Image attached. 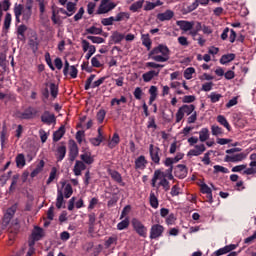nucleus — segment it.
I'll return each instance as SVG.
<instances>
[{"instance_id":"1","label":"nucleus","mask_w":256,"mask_h":256,"mask_svg":"<svg viewBox=\"0 0 256 256\" xmlns=\"http://www.w3.org/2000/svg\"><path fill=\"white\" fill-rule=\"evenodd\" d=\"M14 15L16 19V23H21L22 21H29L33 15V0H26V4H18L14 5Z\"/></svg>"},{"instance_id":"2","label":"nucleus","mask_w":256,"mask_h":256,"mask_svg":"<svg viewBox=\"0 0 256 256\" xmlns=\"http://www.w3.org/2000/svg\"><path fill=\"white\" fill-rule=\"evenodd\" d=\"M169 54L170 51L167 46L159 45L150 51L149 57L157 63H166V61H169Z\"/></svg>"},{"instance_id":"3","label":"nucleus","mask_w":256,"mask_h":256,"mask_svg":"<svg viewBox=\"0 0 256 256\" xmlns=\"http://www.w3.org/2000/svg\"><path fill=\"white\" fill-rule=\"evenodd\" d=\"M157 181H160L158 187H163L164 191H169V189H171L169 181L165 178V173L161 172V170H156L154 172L151 182L152 187H157Z\"/></svg>"},{"instance_id":"4","label":"nucleus","mask_w":256,"mask_h":256,"mask_svg":"<svg viewBox=\"0 0 256 256\" xmlns=\"http://www.w3.org/2000/svg\"><path fill=\"white\" fill-rule=\"evenodd\" d=\"M115 7H117V4L115 2H112L111 0H101L96 13L97 15H105L113 11Z\"/></svg>"},{"instance_id":"5","label":"nucleus","mask_w":256,"mask_h":256,"mask_svg":"<svg viewBox=\"0 0 256 256\" xmlns=\"http://www.w3.org/2000/svg\"><path fill=\"white\" fill-rule=\"evenodd\" d=\"M105 79H107V77H101L97 81H95V74H91L90 77H88L85 82V86H84L85 91H89V89L91 88L95 89L97 87H100V85H103V83H105Z\"/></svg>"},{"instance_id":"6","label":"nucleus","mask_w":256,"mask_h":256,"mask_svg":"<svg viewBox=\"0 0 256 256\" xmlns=\"http://www.w3.org/2000/svg\"><path fill=\"white\" fill-rule=\"evenodd\" d=\"M132 227L134 231L140 236V237H147V227H145L144 224L141 223V221L137 218H133L132 221Z\"/></svg>"},{"instance_id":"7","label":"nucleus","mask_w":256,"mask_h":256,"mask_svg":"<svg viewBox=\"0 0 256 256\" xmlns=\"http://www.w3.org/2000/svg\"><path fill=\"white\" fill-rule=\"evenodd\" d=\"M149 153L153 163H155V165H159V163H161V148L150 144Z\"/></svg>"},{"instance_id":"8","label":"nucleus","mask_w":256,"mask_h":256,"mask_svg":"<svg viewBox=\"0 0 256 256\" xmlns=\"http://www.w3.org/2000/svg\"><path fill=\"white\" fill-rule=\"evenodd\" d=\"M68 159L71 163L79 157V146H77V143L75 140H70L69 141V154H68Z\"/></svg>"},{"instance_id":"9","label":"nucleus","mask_w":256,"mask_h":256,"mask_svg":"<svg viewBox=\"0 0 256 256\" xmlns=\"http://www.w3.org/2000/svg\"><path fill=\"white\" fill-rule=\"evenodd\" d=\"M165 232V227L161 224H154L150 229V239H159Z\"/></svg>"},{"instance_id":"10","label":"nucleus","mask_w":256,"mask_h":256,"mask_svg":"<svg viewBox=\"0 0 256 256\" xmlns=\"http://www.w3.org/2000/svg\"><path fill=\"white\" fill-rule=\"evenodd\" d=\"M81 43L84 53H87L86 59L89 60L90 57H93V55H95V51H97V49L95 48V45H91L87 40H82Z\"/></svg>"},{"instance_id":"11","label":"nucleus","mask_w":256,"mask_h":256,"mask_svg":"<svg viewBox=\"0 0 256 256\" xmlns=\"http://www.w3.org/2000/svg\"><path fill=\"white\" fill-rule=\"evenodd\" d=\"M188 172L189 170L187 169V166L183 164H179L174 168V175L178 179H185V177H187Z\"/></svg>"},{"instance_id":"12","label":"nucleus","mask_w":256,"mask_h":256,"mask_svg":"<svg viewBox=\"0 0 256 256\" xmlns=\"http://www.w3.org/2000/svg\"><path fill=\"white\" fill-rule=\"evenodd\" d=\"M15 213H17V205L14 204L10 208H8L4 214L3 221L6 225H9L11 223V219L15 217Z\"/></svg>"},{"instance_id":"13","label":"nucleus","mask_w":256,"mask_h":256,"mask_svg":"<svg viewBox=\"0 0 256 256\" xmlns=\"http://www.w3.org/2000/svg\"><path fill=\"white\" fill-rule=\"evenodd\" d=\"M247 158V154L245 153H239V154H233V155H226L224 160L226 163H238L239 161H243V159Z\"/></svg>"},{"instance_id":"14","label":"nucleus","mask_w":256,"mask_h":256,"mask_svg":"<svg viewBox=\"0 0 256 256\" xmlns=\"http://www.w3.org/2000/svg\"><path fill=\"white\" fill-rule=\"evenodd\" d=\"M207 148H205V144L195 145L194 149H191L188 152V157H199V155H203Z\"/></svg>"},{"instance_id":"15","label":"nucleus","mask_w":256,"mask_h":256,"mask_svg":"<svg viewBox=\"0 0 256 256\" xmlns=\"http://www.w3.org/2000/svg\"><path fill=\"white\" fill-rule=\"evenodd\" d=\"M108 175H110L111 179L116 183H119L122 187H125V183L123 182V176L116 170L108 169Z\"/></svg>"},{"instance_id":"16","label":"nucleus","mask_w":256,"mask_h":256,"mask_svg":"<svg viewBox=\"0 0 256 256\" xmlns=\"http://www.w3.org/2000/svg\"><path fill=\"white\" fill-rule=\"evenodd\" d=\"M175 17V12H173V10H166L163 13H158L156 16V19L158 21H171L172 18Z\"/></svg>"},{"instance_id":"17","label":"nucleus","mask_w":256,"mask_h":256,"mask_svg":"<svg viewBox=\"0 0 256 256\" xmlns=\"http://www.w3.org/2000/svg\"><path fill=\"white\" fill-rule=\"evenodd\" d=\"M159 73H161V70H150L142 75V79L144 83H149L150 81H153L155 77H159Z\"/></svg>"},{"instance_id":"18","label":"nucleus","mask_w":256,"mask_h":256,"mask_svg":"<svg viewBox=\"0 0 256 256\" xmlns=\"http://www.w3.org/2000/svg\"><path fill=\"white\" fill-rule=\"evenodd\" d=\"M31 237L32 239H34V241H41V239L45 237V230H43V228L39 226H35L32 231Z\"/></svg>"},{"instance_id":"19","label":"nucleus","mask_w":256,"mask_h":256,"mask_svg":"<svg viewBox=\"0 0 256 256\" xmlns=\"http://www.w3.org/2000/svg\"><path fill=\"white\" fill-rule=\"evenodd\" d=\"M176 25L180 27L182 31H191L193 27L195 26V22L185 21V20H179L176 22Z\"/></svg>"},{"instance_id":"20","label":"nucleus","mask_w":256,"mask_h":256,"mask_svg":"<svg viewBox=\"0 0 256 256\" xmlns=\"http://www.w3.org/2000/svg\"><path fill=\"white\" fill-rule=\"evenodd\" d=\"M235 249H237V246L235 244H230L215 251L214 256L227 255V253H231V251H235Z\"/></svg>"},{"instance_id":"21","label":"nucleus","mask_w":256,"mask_h":256,"mask_svg":"<svg viewBox=\"0 0 256 256\" xmlns=\"http://www.w3.org/2000/svg\"><path fill=\"white\" fill-rule=\"evenodd\" d=\"M41 121L46 125H51L56 121L55 114H52L49 111H45L41 116Z\"/></svg>"},{"instance_id":"22","label":"nucleus","mask_w":256,"mask_h":256,"mask_svg":"<svg viewBox=\"0 0 256 256\" xmlns=\"http://www.w3.org/2000/svg\"><path fill=\"white\" fill-rule=\"evenodd\" d=\"M85 169H87L85 162L77 160L73 168L74 175H76V177H79V175H81V172L85 171Z\"/></svg>"},{"instance_id":"23","label":"nucleus","mask_w":256,"mask_h":256,"mask_svg":"<svg viewBox=\"0 0 256 256\" xmlns=\"http://www.w3.org/2000/svg\"><path fill=\"white\" fill-rule=\"evenodd\" d=\"M147 167V159L145 156L141 155L135 160V169H140L143 171Z\"/></svg>"},{"instance_id":"24","label":"nucleus","mask_w":256,"mask_h":256,"mask_svg":"<svg viewBox=\"0 0 256 256\" xmlns=\"http://www.w3.org/2000/svg\"><path fill=\"white\" fill-rule=\"evenodd\" d=\"M16 33L18 41H25V33H27V26L25 24H21L20 26H18Z\"/></svg>"},{"instance_id":"25","label":"nucleus","mask_w":256,"mask_h":256,"mask_svg":"<svg viewBox=\"0 0 256 256\" xmlns=\"http://www.w3.org/2000/svg\"><path fill=\"white\" fill-rule=\"evenodd\" d=\"M163 2L161 0H156L155 2L146 1L144 5V11H153L155 7H161Z\"/></svg>"},{"instance_id":"26","label":"nucleus","mask_w":256,"mask_h":256,"mask_svg":"<svg viewBox=\"0 0 256 256\" xmlns=\"http://www.w3.org/2000/svg\"><path fill=\"white\" fill-rule=\"evenodd\" d=\"M80 159L83 163H86V165H92V163L95 161L91 155V152H83L80 155Z\"/></svg>"},{"instance_id":"27","label":"nucleus","mask_w":256,"mask_h":256,"mask_svg":"<svg viewBox=\"0 0 256 256\" xmlns=\"http://www.w3.org/2000/svg\"><path fill=\"white\" fill-rule=\"evenodd\" d=\"M59 8H55V6H52V22L54 25H61V17H59Z\"/></svg>"},{"instance_id":"28","label":"nucleus","mask_w":256,"mask_h":256,"mask_svg":"<svg viewBox=\"0 0 256 256\" xmlns=\"http://www.w3.org/2000/svg\"><path fill=\"white\" fill-rule=\"evenodd\" d=\"M65 155H67V147H58L57 152L55 154L57 161H63V159H65Z\"/></svg>"},{"instance_id":"29","label":"nucleus","mask_w":256,"mask_h":256,"mask_svg":"<svg viewBox=\"0 0 256 256\" xmlns=\"http://www.w3.org/2000/svg\"><path fill=\"white\" fill-rule=\"evenodd\" d=\"M111 39H112L113 43H115V44L121 43V41H123V39H125V34L119 32V31H114L111 35Z\"/></svg>"},{"instance_id":"30","label":"nucleus","mask_w":256,"mask_h":256,"mask_svg":"<svg viewBox=\"0 0 256 256\" xmlns=\"http://www.w3.org/2000/svg\"><path fill=\"white\" fill-rule=\"evenodd\" d=\"M63 135H65V126H61L57 131L54 132L53 141L55 143H57V141H61Z\"/></svg>"},{"instance_id":"31","label":"nucleus","mask_w":256,"mask_h":256,"mask_svg":"<svg viewBox=\"0 0 256 256\" xmlns=\"http://www.w3.org/2000/svg\"><path fill=\"white\" fill-rule=\"evenodd\" d=\"M90 143H92L94 147H99V145L103 143V133L101 132V128L98 129V137L91 138Z\"/></svg>"},{"instance_id":"32","label":"nucleus","mask_w":256,"mask_h":256,"mask_svg":"<svg viewBox=\"0 0 256 256\" xmlns=\"http://www.w3.org/2000/svg\"><path fill=\"white\" fill-rule=\"evenodd\" d=\"M200 189H201V193H204V194L207 195V197H208L210 203H213V194H212V192H211L210 187H209L207 184H202V185L200 186Z\"/></svg>"},{"instance_id":"33","label":"nucleus","mask_w":256,"mask_h":256,"mask_svg":"<svg viewBox=\"0 0 256 256\" xmlns=\"http://www.w3.org/2000/svg\"><path fill=\"white\" fill-rule=\"evenodd\" d=\"M67 9V17H72V15H75V12L77 11V3L74 2H68L66 4Z\"/></svg>"},{"instance_id":"34","label":"nucleus","mask_w":256,"mask_h":256,"mask_svg":"<svg viewBox=\"0 0 256 256\" xmlns=\"http://www.w3.org/2000/svg\"><path fill=\"white\" fill-rule=\"evenodd\" d=\"M50 90V95L53 97V99H57V95H59V86H57L55 83L47 84Z\"/></svg>"},{"instance_id":"35","label":"nucleus","mask_w":256,"mask_h":256,"mask_svg":"<svg viewBox=\"0 0 256 256\" xmlns=\"http://www.w3.org/2000/svg\"><path fill=\"white\" fill-rule=\"evenodd\" d=\"M217 121H218V123H220V125L225 127V129H227V131H231V125H229V122L227 121V118H225V116H223V115L217 116Z\"/></svg>"},{"instance_id":"36","label":"nucleus","mask_w":256,"mask_h":256,"mask_svg":"<svg viewBox=\"0 0 256 256\" xmlns=\"http://www.w3.org/2000/svg\"><path fill=\"white\" fill-rule=\"evenodd\" d=\"M209 139V129L208 128H202L199 132V140L202 143H205Z\"/></svg>"},{"instance_id":"37","label":"nucleus","mask_w":256,"mask_h":256,"mask_svg":"<svg viewBox=\"0 0 256 256\" xmlns=\"http://www.w3.org/2000/svg\"><path fill=\"white\" fill-rule=\"evenodd\" d=\"M141 40H142V45H144V47H146L149 51L152 45V41H151V38L149 37V34H142Z\"/></svg>"},{"instance_id":"38","label":"nucleus","mask_w":256,"mask_h":256,"mask_svg":"<svg viewBox=\"0 0 256 256\" xmlns=\"http://www.w3.org/2000/svg\"><path fill=\"white\" fill-rule=\"evenodd\" d=\"M235 60V54H226L223 55L220 59V63L222 65H226V63H231V61Z\"/></svg>"},{"instance_id":"39","label":"nucleus","mask_w":256,"mask_h":256,"mask_svg":"<svg viewBox=\"0 0 256 256\" xmlns=\"http://www.w3.org/2000/svg\"><path fill=\"white\" fill-rule=\"evenodd\" d=\"M182 109V112H184V115H191L195 111V105H183L180 107Z\"/></svg>"},{"instance_id":"40","label":"nucleus","mask_w":256,"mask_h":256,"mask_svg":"<svg viewBox=\"0 0 256 256\" xmlns=\"http://www.w3.org/2000/svg\"><path fill=\"white\" fill-rule=\"evenodd\" d=\"M119 134L115 133L111 139V141L108 143V147L110 149H114V147H117V145H119Z\"/></svg>"},{"instance_id":"41","label":"nucleus","mask_w":256,"mask_h":256,"mask_svg":"<svg viewBox=\"0 0 256 256\" xmlns=\"http://www.w3.org/2000/svg\"><path fill=\"white\" fill-rule=\"evenodd\" d=\"M149 93H150L149 105H151L153 101L157 99V86H151L149 89Z\"/></svg>"},{"instance_id":"42","label":"nucleus","mask_w":256,"mask_h":256,"mask_svg":"<svg viewBox=\"0 0 256 256\" xmlns=\"http://www.w3.org/2000/svg\"><path fill=\"white\" fill-rule=\"evenodd\" d=\"M20 119H33V109L28 108L24 112L20 113Z\"/></svg>"},{"instance_id":"43","label":"nucleus","mask_w":256,"mask_h":256,"mask_svg":"<svg viewBox=\"0 0 256 256\" xmlns=\"http://www.w3.org/2000/svg\"><path fill=\"white\" fill-rule=\"evenodd\" d=\"M150 205L153 209H157L159 207V199H157L154 192L150 193Z\"/></svg>"},{"instance_id":"44","label":"nucleus","mask_w":256,"mask_h":256,"mask_svg":"<svg viewBox=\"0 0 256 256\" xmlns=\"http://www.w3.org/2000/svg\"><path fill=\"white\" fill-rule=\"evenodd\" d=\"M143 3H145V0H139L137 2H134L130 6V11H133V13H137V11H139V9H141V7H143Z\"/></svg>"},{"instance_id":"45","label":"nucleus","mask_w":256,"mask_h":256,"mask_svg":"<svg viewBox=\"0 0 256 256\" xmlns=\"http://www.w3.org/2000/svg\"><path fill=\"white\" fill-rule=\"evenodd\" d=\"M89 217V231L90 233H93V229L95 228V221L97 220V216H95V213H91L88 215Z\"/></svg>"},{"instance_id":"46","label":"nucleus","mask_w":256,"mask_h":256,"mask_svg":"<svg viewBox=\"0 0 256 256\" xmlns=\"http://www.w3.org/2000/svg\"><path fill=\"white\" fill-rule=\"evenodd\" d=\"M86 33L89 35H101V33H103V29L91 26L90 28L86 29Z\"/></svg>"},{"instance_id":"47","label":"nucleus","mask_w":256,"mask_h":256,"mask_svg":"<svg viewBox=\"0 0 256 256\" xmlns=\"http://www.w3.org/2000/svg\"><path fill=\"white\" fill-rule=\"evenodd\" d=\"M101 57H102L101 54H98L91 59L92 67H96V68L103 67V64H101V62L99 61Z\"/></svg>"},{"instance_id":"48","label":"nucleus","mask_w":256,"mask_h":256,"mask_svg":"<svg viewBox=\"0 0 256 256\" xmlns=\"http://www.w3.org/2000/svg\"><path fill=\"white\" fill-rule=\"evenodd\" d=\"M129 227V218H125L121 222L117 224L118 231H123V229H127Z\"/></svg>"},{"instance_id":"49","label":"nucleus","mask_w":256,"mask_h":256,"mask_svg":"<svg viewBox=\"0 0 256 256\" xmlns=\"http://www.w3.org/2000/svg\"><path fill=\"white\" fill-rule=\"evenodd\" d=\"M63 203H65V200L63 199V192L58 191V196L56 200L57 209H61V207H63Z\"/></svg>"},{"instance_id":"50","label":"nucleus","mask_w":256,"mask_h":256,"mask_svg":"<svg viewBox=\"0 0 256 256\" xmlns=\"http://www.w3.org/2000/svg\"><path fill=\"white\" fill-rule=\"evenodd\" d=\"M16 165L17 167H25V155L18 154L16 156Z\"/></svg>"},{"instance_id":"51","label":"nucleus","mask_w":256,"mask_h":256,"mask_svg":"<svg viewBox=\"0 0 256 256\" xmlns=\"http://www.w3.org/2000/svg\"><path fill=\"white\" fill-rule=\"evenodd\" d=\"M11 21H12L11 13H6L4 18V29H6V31L9 30V27H11Z\"/></svg>"},{"instance_id":"52","label":"nucleus","mask_w":256,"mask_h":256,"mask_svg":"<svg viewBox=\"0 0 256 256\" xmlns=\"http://www.w3.org/2000/svg\"><path fill=\"white\" fill-rule=\"evenodd\" d=\"M193 74H195V68L189 67L184 71V77L185 79H193Z\"/></svg>"},{"instance_id":"53","label":"nucleus","mask_w":256,"mask_h":256,"mask_svg":"<svg viewBox=\"0 0 256 256\" xmlns=\"http://www.w3.org/2000/svg\"><path fill=\"white\" fill-rule=\"evenodd\" d=\"M87 39H89V41H92V43H96L97 45L105 43V39L99 36H87Z\"/></svg>"},{"instance_id":"54","label":"nucleus","mask_w":256,"mask_h":256,"mask_svg":"<svg viewBox=\"0 0 256 256\" xmlns=\"http://www.w3.org/2000/svg\"><path fill=\"white\" fill-rule=\"evenodd\" d=\"M55 177H57V168L53 167L50 172V176L47 180V185H50V183H53L55 181Z\"/></svg>"},{"instance_id":"55","label":"nucleus","mask_w":256,"mask_h":256,"mask_svg":"<svg viewBox=\"0 0 256 256\" xmlns=\"http://www.w3.org/2000/svg\"><path fill=\"white\" fill-rule=\"evenodd\" d=\"M124 19H129V13L127 12H120L116 15V17L114 18V21H123Z\"/></svg>"},{"instance_id":"56","label":"nucleus","mask_w":256,"mask_h":256,"mask_svg":"<svg viewBox=\"0 0 256 256\" xmlns=\"http://www.w3.org/2000/svg\"><path fill=\"white\" fill-rule=\"evenodd\" d=\"M105 115H107V112L104 109H101L97 113L96 119H97L98 123H103V121H105Z\"/></svg>"},{"instance_id":"57","label":"nucleus","mask_w":256,"mask_h":256,"mask_svg":"<svg viewBox=\"0 0 256 256\" xmlns=\"http://www.w3.org/2000/svg\"><path fill=\"white\" fill-rule=\"evenodd\" d=\"M73 195V187H71V184H67L64 188V196L66 199H69Z\"/></svg>"},{"instance_id":"58","label":"nucleus","mask_w":256,"mask_h":256,"mask_svg":"<svg viewBox=\"0 0 256 256\" xmlns=\"http://www.w3.org/2000/svg\"><path fill=\"white\" fill-rule=\"evenodd\" d=\"M121 105V103H127V98L125 96H121L120 99H117V98H113L111 100V106L113 107L114 105Z\"/></svg>"},{"instance_id":"59","label":"nucleus","mask_w":256,"mask_h":256,"mask_svg":"<svg viewBox=\"0 0 256 256\" xmlns=\"http://www.w3.org/2000/svg\"><path fill=\"white\" fill-rule=\"evenodd\" d=\"M0 9H2L3 11H9V9H11V1L4 0L0 2Z\"/></svg>"},{"instance_id":"60","label":"nucleus","mask_w":256,"mask_h":256,"mask_svg":"<svg viewBox=\"0 0 256 256\" xmlns=\"http://www.w3.org/2000/svg\"><path fill=\"white\" fill-rule=\"evenodd\" d=\"M115 21V17L111 16L109 18H103L101 20L102 25H104V27H109V25H113V22Z\"/></svg>"},{"instance_id":"61","label":"nucleus","mask_w":256,"mask_h":256,"mask_svg":"<svg viewBox=\"0 0 256 256\" xmlns=\"http://www.w3.org/2000/svg\"><path fill=\"white\" fill-rule=\"evenodd\" d=\"M212 130V135L217 136V135H223V129L219 126L213 125L211 127Z\"/></svg>"},{"instance_id":"62","label":"nucleus","mask_w":256,"mask_h":256,"mask_svg":"<svg viewBox=\"0 0 256 256\" xmlns=\"http://www.w3.org/2000/svg\"><path fill=\"white\" fill-rule=\"evenodd\" d=\"M78 73H79V71L77 70V68L75 66H70V69L68 70V74H70V77L72 79H77Z\"/></svg>"},{"instance_id":"63","label":"nucleus","mask_w":256,"mask_h":256,"mask_svg":"<svg viewBox=\"0 0 256 256\" xmlns=\"http://www.w3.org/2000/svg\"><path fill=\"white\" fill-rule=\"evenodd\" d=\"M29 45H30L31 49L34 51V53L36 51H38V49H39V42L37 41V38H35V40L31 39L29 41Z\"/></svg>"},{"instance_id":"64","label":"nucleus","mask_w":256,"mask_h":256,"mask_svg":"<svg viewBox=\"0 0 256 256\" xmlns=\"http://www.w3.org/2000/svg\"><path fill=\"white\" fill-rule=\"evenodd\" d=\"M209 97H210L211 103H217L223 96L221 94L212 92Z\"/></svg>"}]
</instances>
